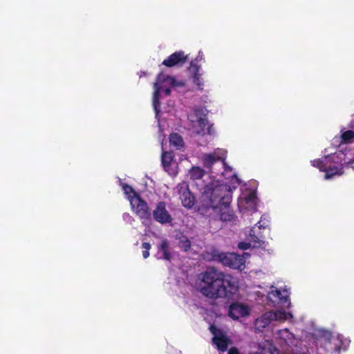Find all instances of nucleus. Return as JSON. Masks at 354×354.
<instances>
[{"instance_id": "1", "label": "nucleus", "mask_w": 354, "mask_h": 354, "mask_svg": "<svg viewBox=\"0 0 354 354\" xmlns=\"http://www.w3.org/2000/svg\"><path fill=\"white\" fill-rule=\"evenodd\" d=\"M200 211L203 214H214L222 221L232 218L230 204L232 201V188L226 183L214 181L207 185L202 192Z\"/></svg>"}, {"instance_id": "2", "label": "nucleus", "mask_w": 354, "mask_h": 354, "mask_svg": "<svg viewBox=\"0 0 354 354\" xmlns=\"http://www.w3.org/2000/svg\"><path fill=\"white\" fill-rule=\"evenodd\" d=\"M196 286L207 297L222 298L236 291L238 283L232 276L225 275L214 268H208L198 274Z\"/></svg>"}, {"instance_id": "3", "label": "nucleus", "mask_w": 354, "mask_h": 354, "mask_svg": "<svg viewBox=\"0 0 354 354\" xmlns=\"http://www.w3.org/2000/svg\"><path fill=\"white\" fill-rule=\"evenodd\" d=\"M175 85V80L173 77L160 73L157 77L156 82L154 83L155 91L153 96V106L156 113V117L158 116V106H159V97L158 95L160 91H163L166 95L170 93V88Z\"/></svg>"}, {"instance_id": "4", "label": "nucleus", "mask_w": 354, "mask_h": 354, "mask_svg": "<svg viewBox=\"0 0 354 354\" xmlns=\"http://www.w3.org/2000/svg\"><path fill=\"white\" fill-rule=\"evenodd\" d=\"M189 129L196 134L210 133V127L205 115L200 110H192L188 115Z\"/></svg>"}, {"instance_id": "5", "label": "nucleus", "mask_w": 354, "mask_h": 354, "mask_svg": "<svg viewBox=\"0 0 354 354\" xmlns=\"http://www.w3.org/2000/svg\"><path fill=\"white\" fill-rule=\"evenodd\" d=\"M249 256L247 252H244L242 256L237 255L235 253L221 252L215 255V257L226 266L242 270L245 268V259L248 258Z\"/></svg>"}, {"instance_id": "6", "label": "nucleus", "mask_w": 354, "mask_h": 354, "mask_svg": "<svg viewBox=\"0 0 354 354\" xmlns=\"http://www.w3.org/2000/svg\"><path fill=\"white\" fill-rule=\"evenodd\" d=\"M129 201L132 209L142 220V223L146 224L150 218V212L147 203L137 194H134V196H129Z\"/></svg>"}, {"instance_id": "7", "label": "nucleus", "mask_w": 354, "mask_h": 354, "mask_svg": "<svg viewBox=\"0 0 354 354\" xmlns=\"http://www.w3.org/2000/svg\"><path fill=\"white\" fill-rule=\"evenodd\" d=\"M176 192L179 196L183 205L187 208H192L195 204V198L191 193L187 183L183 182L179 183L176 189Z\"/></svg>"}, {"instance_id": "8", "label": "nucleus", "mask_w": 354, "mask_h": 354, "mask_svg": "<svg viewBox=\"0 0 354 354\" xmlns=\"http://www.w3.org/2000/svg\"><path fill=\"white\" fill-rule=\"evenodd\" d=\"M250 306L246 304L241 302L233 303L230 306L228 310L229 316L234 320L248 317L250 315Z\"/></svg>"}, {"instance_id": "9", "label": "nucleus", "mask_w": 354, "mask_h": 354, "mask_svg": "<svg viewBox=\"0 0 354 354\" xmlns=\"http://www.w3.org/2000/svg\"><path fill=\"white\" fill-rule=\"evenodd\" d=\"M209 330L214 335L212 338L213 344L220 351H225L228 345L231 344L230 339L222 330L216 328L214 326H211Z\"/></svg>"}, {"instance_id": "10", "label": "nucleus", "mask_w": 354, "mask_h": 354, "mask_svg": "<svg viewBox=\"0 0 354 354\" xmlns=\"http://www.w3.org/2000/svg\"><path fill=\"white\" fill-rule=\"evenodd\" d=\"M328 162V158L325 157L324 160H315L312 162L313 165L317 167L320 171H325V178L328 180L335 175H340V169L337 167H332L327 166Z\"/></svg>"}, {"instance_id": "11", "label": "nucleus", "mask_w": 354, "mask_h": 354, "mask_svg": "<svg viewBox=\"0 0 354 354\" xmlns=\"http://www.w3.org/2000/svg\"><path fill=\"white\" fill-rule=\"evenodd\" d=\"M153 215L155 220L162 224L169 223L172 220L171 216L167 210L165 204L163 202H160L157 204L156 207L153 210Z\"/></svg>"}, {"instance_id": "12", "label": "nucleus", "mask_w": 354, "mask_h": 354, "mask_svg": "<svg viewBox=\"0 0 354 354\" xmlns=\"http://www.w3.org/2000/svg\"><path fill=\"white\" fill-rule=\"evenodd\" d=\"M225 155L226 151L222 149H217L212 153L204 154L202 158L203 165L205 167L209 168L214 162L223 160L225 158Z\"/></svg>"}, {"instance_id": "13", "label": "nucleus", "mask_w": 354, "mask_h": 354, "mask_svg": "<svg viewBox=\"0 0 354 354\" xmlns=\"http://www.w3.org/2000/svg\"><path fill=\"white\" fill-rule=\"evenodd\" d=\"M268 297L273 302L277 301L283 305L287 303V307L290 306V302L288 299L289 294L286 290L281 291L272 287V290L268 292Z\"/></svg>"}, {"instance_id": "14", "label": "nucleus", "mask_w": 354, "mask_h": 354, "mask_svg": "<svg viewBox=\"0 0 354 354\" xmlns=\"http://www.w3.org/2000/svg\"><path fill=\"white\" fill-rule=\"evenodd\" d=\"M257 196L254 192H250L247 196H243L239 201L240 208L246 210H254L257 205Z\"/></svg>"}, {"instance_id": "15", "label": "nucleus", "mask_w": 354, "mask_h": 354, "mask_svg": "<svg viewBox=\"0 0 354 354\" xmlns=\"http://www.w3.org/2000/svg\"><path fill=\"white\" fill-rule=\"evenodd\" d=\"M187 59V56L183 52H176L171 55L167 59H165L162 64L168 67H172L178 64H183Z\"/></svg>"}, {"instance_id": "16", "label": "nucleus", "mask_w": 354, "mask_h": 354, "mask_svg": "<svg viewBox=\"0 0 354 354\" xmlns=\"http://www.w3.org/2000/svg\"><path fill=\"white\" fill-rule=\"evenodd\" d=\"M272 311L267 312L256 319L255 327L257 330H261L273 321Z\"/></svg>"}, {"instance_id": "17", "label": "nucleus", "mask_w": 354, "mask_h": 354, "mask_svg": "<svg viewBox=\"0 0 354 354\" xmlns=\"http://www.w3.org/2000/svg\"><path fill=\"white\" fill-rule=\"evenodd\" d=\"M251 354H277V351L270 341H264L259 344V351Z\"/></svg>"}, {"instance_id": "18", "label": "nucleus", "mask_w": 354, "mask_h": 354, "mask_svg": "<svg viewBox=\"0 0 354 354\" xmlns=\"http://www.w3.org/2000/svg\"><path fill=\"white\" fill-rule=\"evenodd\" d=\"M158 258L169 261L171 259V253L169 244L167 240H162L158 245Z\"/></svg>"}, {"instance_id": "19", "label": "nucleus", "mask_w": 354, "mask_h": 354, "mask_svg": "<svg viewBox=\"0 0 354 354\" xmlns=\"http://www.w3.org/2000/svg\"><path fill=\"white\" fill-rule=\"evenodd\" d=\"M278 337L289 346L296 344L297 340L295 339L293 334L290 333L288 329L279 330L278 332Z\"/></svg>"}, {"instance_id": "20", "label": "nucleus", "mask_w": 354, "mask_h": 354, "mask_svg": "<svg viewBox=\"0 0 354 354\" xmlns=\"http://www.w3.org/2000/svg\"><path fill=\"white\" fill-rule=\"evenodd\" d=\"M272 316L273 320L276 321H286L292 318V315L289 312H286L282 310H278L275 312L272 311Z\"/></svg>"}, {"instance_id": "21", "label": "nucleus", "mask_w": 354, "mask_h": 354, "mask_svg": "<svg viewBox=\"0 0 354 354\" xmlns=\"http://www.w3.org/2000/svg\"><path fill=\"white\" fill-rule=\"evenodd\" d=\"M169 142L171 145L174 146V147H176L177 149H179L183 145V141L182 138L176 133L171 134Z\"/></svg>"}, {"instance_id": "22", "label": "nucleus", "mask_w": 354, "mask_h": 354, "mask_svg": "<svg viewBox=\"0 0 354 354\" xmlns=\"http://www.w3.org/2000/svg\"><path fill=\"white\" fill-rule=\"evenodd\" d=\"M204 171L198 167H193L189 170V176L193 179H199L203 177Z\"/></svg>"}, {"instance_id": "23", "label": "nucleus", "mask_w": 354, "mask_h": 354, "mask_svg": "<svg viewBox=\"0 0 354 354\" xmlns=\"http://www.w3.org/2000/svg\"><path fill=\"white\" fill-rule=\"evenodd\" d=\"M173 160V156L171 153L162 152V163L165 169L170 166Z\"/></svg>"}, {"instance_id": "24", "label": "nucleus", "mask_w": 354, "mask_h": 354, "mask_svg": "<svg viewBox=\"0 0 354 354\" xmlns=\"http://www.w3.org/2000/svg\"><path fill=\"white\" fill-rule=\"evenodd\" d=\"M354 138V131L352 130H348L344 131L341 134L342 142L343 143H349Z\"/></svg>"}, {"instance_id": "25", "label": "nucleus", "mask_w": 354, "mask_h": 354, "mask_svg": "<svg viewBox=\"0 0 354 354\" xmlns=\"http://www.w3.org/2000/svg\"><path fill=\"white\" fill-rule=\"evenodd\" d=\"M191 245L190 241L187 237H181L179 241V246L183 250L187 251Z\"/></svg>"}, {"instance_id": "26", "label": "nucleus", "mask_w": 354, "mask_h": 354, "mask_svg": "<svg viewBox=\"0 0 354 354\" xmlns=\"http://www.w3.org/2000/svg\"><path fill=\"white\" fill-rule=\"evenodd\" d=\"M123 190L126 195L128 196V198L129 199V196H134V194H136L133 189L129 185L123 186Z\"/></svg>"}, {"instance_id": "27", "label": "nucleus", "mask_w": 354, "mask_h": 354, "mask_svg": "<svg viewBox=\"0 0 354 354\" xmlns=\"http://www.w3.org/2000/svg\"><path fill=\"white\" fill-rule=\"evenodd\" d=\"M142 248L145 249V251L143 252V254H142L143 257L145 259H147L149 256V250L151 248V245L149 243L145 242L142 243Z\"/></svg>"}, {"instance_id": "28", "label": "nucleus", "mask_w": 354, "mask_h": 354, "mask_svg": "<svg viewBox=\"0 0 354 354\" xmlns=\"http://www.w3.org/2000/svg\"><path fill=\"white\" fill-rule=\"evenodd\" d=\"M250 246V243L241 242L239 244V248L242 250H246L249 248Z\"/></svg>"}, {"instance_id": "29", "label": "nucleus", "mask_w": 354, "mask_h": 354, "mask_svg": "<svg viewBox=\"0 0 354 354\" xmlns=\"http://www.w3.org/2000/svg\"><path fill=\"white\" fill-rule=\"evenodd\" d=\"M250 237L251 241H253V242L257 241V237L254 234H253V230H250Z\"/></svg>"}, {"instance_id": "30", "label": "nucleus", "mask_w": 354, "mask_h": 354, "mask_svg": "<svg viewBox=\"0 0 354 354\" xmlns=\"http://www.w3.org/2000/svg\"><path fill=\"white\" fill-rule=\"evenodd\" d=\"M228 354H239V351L236 348L232 347L229 350Z\"/></svg>"}, {"instance_id": "31", "label": "nucleus", "mask_w": 354, "mask_h": 354, "mask_svg": "<svg viewBox=\"0 0 354 354\" xmlns=\"http://www.w3.org/2000/svg\"><path fill=\"white\" fill-rule=\"evenodd\" d=\"M194 81H195V82L198 84V86H201V80H199V78H198V77H196Z\"/></svg>"}]
</instances>
